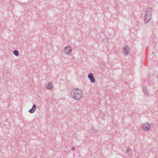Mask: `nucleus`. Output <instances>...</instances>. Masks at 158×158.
<instances>
[{
  "label": "nucleus",
  "mask_w": 158,
  "mask_h": 158,
  "mask_svg": "<svg viewBox=\"0 0 158 158\" xmlns=\"http://www.w3.org/2000/svg\"><path fill=\"white\" fill-rule=\"evenodd\" d=\"M82 95V91L78 88L73 89L71 93L72 97L76 100H79Z\"/></svg>",
  "instance_id": "nucleus-1"
},
{
  "label": "nucleus",
  "mask_w": 158,
  "mask_h": 158,
  "mask_svg": "<svg viewBox=\"0 0 158 158\" xmlns=\"http://www.w3.org/2000/svg\"><path fill=\"white\" fill-rule=\"evenodd\" d=\"M72 48L69 46H68L65 47L64 49V53H66L67 55L70 54L72 52Z\"/></svg>",
  "instance_id": "nucleus-2"
},
{
  "label": "nucleus",
  "mask_w": 158,
  "mask_h": 158,
  "mask_svg": "<svg viewBox=\"0 0 158 158\" xmlns=\"http://www.w3.org/2000/svg\"><path fill=\"white\" fill-rule=\"evenodd\" d=\"M142 128L144 130L147 131L150 128L151 126L149 123L147 122L142 124Z\"/></svg>",
  "instance_id": "nucleus-3"
},
{
  "label": "nucleus",
  "mask_w": 158,
  "mask_h": 158,
  "mask_svg": "<svg viewBox=\"0 0 158 158\" xmlns=\"http://www.w3.org/2000/svg\"><path fill=\"white\" fill-rule=\"evenodd\" d=\"M123 53L125 56H127L128 55L130 49L128 46H125L123 49Z\"/></svg>",
  "instance_id": "nucleus-4"
},
{
  "label": "nucleus",
  "mask_w": 158,
  "mask_h": 158,
  "mask_svg": "<svg viewBox=\"0 0 158 158\" xmlns=\"http://www.w3.org/2000/svg\"><path fill=\"white\" fill-rule=\"evenodd\" d=\"M88 77L90 81L92 83H94L95 82V80L93 76V74L92 73H89L88 75Z\"/></svg>",
  "instance_id": "nucleus-5"
},
{
  "label": "nucleus",
  "mask_w": 158,
  "mask_h": 158,
  "mask_svg": "<svg viewBox=\"0 0 158 158\" xmlns=\"http://www.w3.org/2000/svg\"><path fill=\"white\" fill-rule=\"evenodd\" d=\"M152 14V9L151 7H148L146 11L145 15L151 16Z\"/></svg>",
  "instance_id": "nucleus-6"
},
{
  "label": "nucleus",
  "mask_w": 158,
  "mask_h": 158,
  "mask_svg": "<svg viewBox=\"0 0 158 158\" xmlns=\"http://www.w3.org/2000/svg\"><path fill=\"white\" fill-rule=\"evenodd\" d=\"M151 16H149L145 15V16L144 23H147L151 20Z\"/></svg>",
  "instance_id": "nucleus-7"
},
{
  "label": "nucleus",
  "mask_w": 158,
  "mask_h": 158,
  "mask_svg": "<svg viewBox=\"0 0 158 158\" xmlns=\"http://www.w3.org/2000/svg\"><path fill=\"white\" fill-rule=\"evenodd\" d=\"M36 108V105L35 104L33 105L32 108L29 110V112L30 113H33L35 112Z\"/></svg>",
  "instance_id": "nucleus-8"
},
{
  "label": "nucleus",
  "mask_w": 158,
  "mask_h": 158,
  "mask_svg": "<svg viewBox=\"0 0 158 158\" xmlns=\"http://www.w3.org/2000/svg\"><path fill=\"white\" fill-rule=\"evenodd\" d=\"M143 90L144 94L146 95H148V92L147 88L145 86H143Z\"/></svg>",
  "instance_id": "nucleus-9"
},
{
  "label": "nucleus",
  "mask_w": 158,
  "mask_h": 158,
  "mask_svg": "<svg viewBox=\"0 0 158 158\" xmlns=\"http://www.w3.org/2000/svg\"><path fill=\"white\" fill-rule=\"evenodd\" d=\"M90 131L91 133L95 134H97V133H98L96 130L94 129L93 127L91 128Z\"/></svg>",
  "instance_id": "nucleus-10"
},
{
  "label": "nucleus",
  "mask_w": 158,
  "mask_h": 158,
  "mask_svg": "<svg viewBox=\"0 0 158 158\" xmlns=\"http://www.w3.org/2000/svg\"><path fill=\"white\" fill-rule=\"evenodd\" d=\"M46 88L48 89H52V86L51 83L48 84L46 85Z\"/></svg>",
  "instance_id": "nucleus-11"
},
{
  "label": "nucleus",
  "mask_w": 158,
  "mask_h": 158,
  "mask_svg": "<svg viewBox=\"0 0 158 158\" xmlns=\"http://www.w3.org/2000/svg\"><path fill=\"white\" fill-rule=\"evenodd\" d=\"M126 149H127L126 153L128 155H130L131 153V150L130 149V148L129 147H128Z\"/></svg>",
  "instance_id": "nucleus-12"
},
{
  "label": "nucleus",
  "mask_w": 158,
  "mask_h": 158,
  "mask_svg": "<svg viewBox=\"0 0 158 158\" xmlns=\"http://www.w3.org/2000/svg\"><path fill=\"white\" fill-rule=\"evenodd\" d=\"M14 54L16 56H18L19 55V52L17 50L14 51L13 52Z\"/></svg>",
  "instance_id": "nucleus-13"
},
{
  "label": "nucleus",
  "mask_w": 158,
  "mask_h": 158,
  "mask_svg": "<svg viewBox=\"0 0 158 158\" xmlns=\"http://www.w3.org/2000/svg\"><path fill=\"white\" fill-rule=\"evenodd\" d=\"M108 38L107 37H105L102 39V42L104 43H106L108 42Z\"/></svg>",
  "instance_id": "nucleus-14"
},
{
  "label": "nucleus",
  "mask_w": 158,
  "mask_h": 158,
  "mask_svg": "<svg viewBox=\"0 0 158 158\" xmlns=\"http://www.w3.org/2000/svg\"><path fill=\"white\" fill-rule=\"evenodd\" d=\"M75 149V148L74 147H73L71 149V150L72 151H74Z\"/></svg>",
  "instance_id": "nucleus-15"
}]
</instances>
